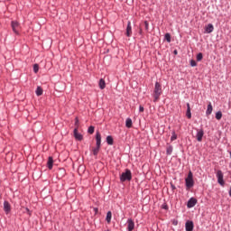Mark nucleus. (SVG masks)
I'll return each mask as SVG.
<instances>
[{
  "label": "nucleus",
  "mask_w": 231,
  "mask_h": 231,
  "mask_svg": "<svg viewBox=\"0 0 231 231\" xmlns=\"http://www.w3.org/2000/svg\"><path fill=\"white\" fill-rule=\"evenodd\" d=\"M153 102H158L160 100V97L162 96V85L159 82L155 83L154 90H153Z\"/></svg>",
  "instance_id": "1"
},
{
  "label": "nucleus",
  "mask_w": 231,
  "mask_h": 231,
  "mask_svg": "<svg viewBox=\"0 0 231 231\" xmlns=\"http://www.w3.org/2000/svg\"><path fill=\"white\" fill-rule=\"evenodd\" d=\"M131 180H133V175H132L130 170H125V171L123 172V173L120 175V180H121L122 182H124V181H131Z\"/></svg>",
  "instance_id": "2"
},
{
  "label": "nucleus",
  "mask_w": 231,
  "mask_h": 231,
  "mask_svg": "<svg viewBox=\"0 0 231 231\" xmlns=\"http://www.w3.org/2000/svg\"><path fill=\"white\" fill-rule=\"evenodd\" d=\"M187 189H192L194 187V178L192 175V171L188 173V177L185 179Z\"/></svg>",
  "instance_id": "3"
},
{
  "label": "nucleus",
  "mask_w": 231,
  "mask_h": 231,
  "mask_svg": "<svg viewBox=\"0 0 231 231\" xmlns=\"http://www.w3.org/2000/svg\"><path fill=\"white\" fill-rule=\"evenodd\" d=\"M11 27L14 33H15V35H19L21 32V24H19L17 21H12Z\"/></svg>",
  "instance_id": "4"
},
{
  "label": "nucleus",
  "mask_w": 231,
  "mask_h": 231,
  "mask_svg": "<svg viewBox=\"0 0 231 231\" xmlns=\"http://www.w3.org/2000/svg\"><path fill=\"white\" fill-rule=\"evenodd\" d=\"M217 183L223 187L225 185V180H223V171L221 170H218L217 171Z\"/></svg>",
  "instance_id": "5"
},
{
  "label": "nucleus",
  "mask_w": 231,
  "mask_h": 231,
  "mask_svg": "<svg viewBox=\"0 0 231 231\" xmlns=\"http://www.w3.org/2000/svg\"><path fill=\"white\" fill-rule=\"evenodd\" d=\"M204 134H205V132L203 131V129H198L197 130L196 138H197L198 142H202L203 141Z\"/></svg>",
  "instance_id": "6"
},
{
  "label": "nucleus",
  "mask_w": 231,
  "mask_h": 231,
  "mask_svg": "<svg viewBox=\"0 0 231 231\" xmlns=\"http://www.w3.org/2000/svg\"><path fill=\"white\" fill-rule=\"evenodd\" d=\"M4 210L5 214H10V212L12 211V206L10 205L9 201L4 202Z\"/></svg>",
  "instance_id": "7"
},
{
  "label": "nucleus",
  "mask_w": 231,
  "mask_h": 231,
  "mask_svg": "<svg viewBox=\"0 0 231 231\" xmlns=\"http://www.w3.org/2000/svg\"><path fill=\"white\" fill-rule=\"evenodd\" d=\"M96 142L97 147H100L102 143V135L100 134V132L96 133Z\"/></svg>",
  "instance_id": "8"
},
{
  "label": "nucleus",
  "mask_w": 231,
  "mask_h": 231,
  "mask_svg": "<svg viewBox=\"0 0 231 231\" xmlns=\"http://www.w3.org/2000/svg\"><path fill=\"white\" fill-rule=\"evenodd\" d=\"M197 203H198V199L191 198L188 201L187 207H188V208H192L193 207H196Z\"/></svg>",
  "instance_id": "9"
},
{
  "label": "nucleus",
  "mask_w": 231,
  "mask_h": 231,
  "mask_svg": "<svg viewBox=\"0 0 231 231\" xmlns=\"http://www.w3.org/2000/svg\"><path fill=\"white\" fill-rule=\"evenodd\" d=\"M127 228H128V231L134 230V221H133V219L127 220Z\"/></svg>",
  "instance_id": "10"
},
{
  "label": "nucleus",
  "mask_w": 231,
  "mask_h": 231,
  "mask_svg": "<svg viewBox=\"0 0 231 231\" xmlns=\"http://www.w3.org/2000/svg\"><path fill=\"white\" fill-rule=\"evenodd\" d=\"M74 136H75L76 140H79V142L82 141L83 137H82V134H80L79 133V128L74 129Z\"/></svg>",
  "instance_id": "11"
},
{
  "label": "nucleus",
  "mask_w": 231,
  "mask_h": 231,
  "mask_svg": "<svg viewBox=\"0 0 231 231\" xmlns=\"http://www.w3.org/2000/svg\"><path fill=\"white\" fill-rule=\"evenodd\" d=\"M194 230V223L192 221L186 222V231Z\"/></svg>",
  "instance_id": "12"
},
{
  "label": "nucleus",
  "mask_w": 231,
  "mask_h": 231,
  "mask_svg": "<svg viewBox=\"0 0 231 231\" xmlns=\"http://www.w3.org/2000/svg\"><path fill=\"white\" fill-rule=\"evenodd\" d=\"M132 34H133V29L131 27V22H128L127 27H126V36L131 37Z\"/></svg>",
  "instance_id": "13"
},
{
  "label": "nucleus",
  "mask_w": 231,
  "mask_h": 231,
  "mask_svg": "<svg viewBox=\"0 0 231 231\" xmlns=\"http://www.w3.org/2000/svg\"><path fill=\"white\" fill-rule=\"evenodd\" d=\"M47 167L51 171L53 169V157H49L47 162Z\"/></svg>",
  "instance_id": "14"
},
{
  "label": "nucleus",
  "mask_w": 231,
  "mask_h": 231,
  "mask_svg": "<svg viewBox=\"0 0 231 231\" xmlns=\"http://www.w3.org/2000/svg\"><path fill=\"white\" fill-rule=\"evenodd\" d=\"M206 33H212L214 32V25L212 23L208 24V26L205 29Z\"/></svg>",
  "instance_id": "15"
},
{
  "label": "nucleus",
  "mask_w": 231,
  "mask_h": 231,
  "mask_svg": "<svg viewBox=\"0 0 231 231\" xmlns=\"http://www.w3.org/2000/svg\"><path fill=\"white\" fill-rule=\"evenodd\" d=\"M212 111H213L212 103H209L208 105V109L206 111L207 116H210V115H212Z\"/></svg>",
  "instance_id": "16"
},
{
  "label": "nucleus",
  "mask_w": 231,
  "mask_h": 231,
  "mask_svg": "<svg viewBox=\"0 0 231 231\" xmlns=\"http://www.w3.org/2000/svg\"><path fill=\"white\" fill-rule=\"evenodd\" d=\"M186 116L188 118H192V114L190 113V104L187 103V112Z\"/></svg>",
  "instance_id": "17"
},
{
  "label": "nucleus",
  "mask_w": 231,
  "mask_h": 231,
  "mask_svg": "<svg viewBox=\"0 0 231 231\" xmlns=\"http://www.w3.org/2000/svg\"><path fill=\"white\" fill-rule=\"evenodd\" d=\"M125 126L128 129H131V127H133V120L131 118H127L125 121Z\"/></svg>",
  "instance_id": "18"
},
{
  "label": "nucleus",
  "mask_w": 231,
  "mask_h": 231,
  "mask_svg": "<svg viewBox=\"0 0 231 231\" xmlns=\"http://www.w3.org/2000/svg\"><path fill=\"white\" fill-rule=\"evenodd\" d=\"M113 217V213H111V211H108L106 213V221L109 224L111 223V218Z\"/></svg>",
  "instance_id": "19"
},
{
  "label": "nucleus",
  "mask_w": 231,
  "mask_h": 231,
  "mask_svg": "<svg viewBox=\"0 0 231 231\" xmlns=\"http://www.w3.org/2000/svg\"><path fill=\"white\" fill-rule=\"evenodd\" d=\"M99 88L100 89H106V80H104V79L99 80Z\"/></svg>",
  "instance_id": "20"
},
{
  "label": "nucleus",
  "mask_w": 231,
  "mask_h": 231,
  "mask_svg": "<svg viewBox=\"0 0 231 231\" xmlns=\"http://www.w3.org/2000/svg\"><path fill=\"white\" fill-rule=\"evenodd\" d=\"M99 152H100V146H97L96 148H93V150H92L94 156H97Z\"/></svg>",
  "instance_id": "21"
},
{
  "label": "nucleus",
  "mask_w": 231,
  "mask_h": 231,
  "mask_svg": "<svg viewBox=\"0 0 231 231\" xmlns=\"http://www.w3.org/2000/svg\"><path fill=\"white\" fill-rule=\"evenodd\" d=\"M106 143H108V145H113V143H114L113 136L108 135V136L106 137Z\"/></svg>",
  "instance_id": "22"
},
{
  "label": "nucleus",
  "mask_w": 231,
  "mask_h": 231,
  "mask_svg": "<svg viewBox=\"0 0 231 231\" xmlns=\"http://www.w3.org/2000/svg\"><path fill=\"white\" fill-rule=\"evenodd\" d=\"M42 93H43L42 88L38 87L37 89H36L37 97H41V95H42Z\"/></svg>",
  "instance_id": "23"
},
{
  "label": "nucleus",
  "mask_w": 231,
  "mask_h": 231,
  "mask_svg": "<svg viewBox=\"0 0 231 231\" xmlns=\"http://www.w3.org/2000/svg\"><path fill=\"white\" fill-rule=\"evenodd\" d=\"M216 118L217 120H221V118H223V113H221V111L217 112Z\"/></svg>",
  "instance_id": "24"
},
{
  "label": "nucleus",
  "mask_w": 231,
  "mask_h": 231,
  "mask_svg": "<svg viewBox=\"0 0 231 231\" xmlns=\"http://www.w3.org/2000/svg\"><path fill=\"white\" fill-rule=\"evenodd\" d=\"M197 60L198 62L203 60V53L199 52L197 54Z\"/></svg>",
  "instance_id": "25"
},
{
  "label": "nucleus",
  "mask_w": 231,
  "mask_h": 231,
  "mask_svg": "<svg viewBox=\"0 0 231 231\" xmlns=\"http://www.w3.org/2000/svg\"><path fill=\"white\" fill-rule=\"evenodd\" d=\"M172 146H168L166 150V154L171 155L172 154Z\"/></svg>",
  "instance_id": "26"
},
{
  "label": "nucleus",
  "mask_w": 231,
  "mask_h": 231,
  "mask_svg": "<svg viewBox=\"0 0 231 231\" xmlns=\"http://www.w3.org/2000/svg\"><path fill=\"white\" fill-rule=\"evenodd\" d=\"M88 133L89 134H93V133H95V126H89L88 130Z\"/></svg>",
  "instance_id": "27"
},
{
  "label": "nucleus",
  "mask_w": 231,
  "mask_h": 231,
  "mask_svg": "<svg viewBox=\"0 0 231 231\" xmlns=\"http://www.w3.org/2000/svg\"><path fill=\"white\" fill-rule=\"evenodd\" d=\"M178 139V135L176 134V132H172V135L171 137V142H174V140Z\"/></svg>",
  "instance_id": "28"
},
{
  "label": "nucleus",
  "mask_w": 231,
  "mask_h": 231,
  "mask_svg": "<svg viewBox=\"0 0 231 231\" xmlns=\"http://www.w3.org/2000/svg\"><path fill=\"white\" fill-rule=\"evenodd\" d=\"M33 71H34V73H39V64L33 65Z\"/></svg>",
  "instance_id": "29"
},
{
  "label": "nucleus",
  "mask_w": 231,
  "mask_h": 231,
  "mask_svg": "<svg viewBox=\"0 0 231 231\" xmlns=\"http://www.w3.org/2000/svg\"><path fill=\"white\" fill-rule=\"evenodd\" d=\"M190 66H191L192 68H196V66H198V63L196 62V60H190Z\"/></svg>",
  "instance_id": "30"
},
{
  "label": "nucleus",
  "mask_w": 231,
  "mask_h": 231,
  "mask_svg": "<svg viewBox=\"0 0 231 231\" xmlns=\"http://www.w3.org/2000/svg\"><path fill=\"white\" fill-rule=\"evenodd\" d=\"M164 37H165L167 42H171V34L170 33H166Z\"/></svg>",
  "instance_id": "31"
},
{
  "label": "nucleus",
  "mask_w": 231,
  "mask_h": 231,
  "mask_svg": "<svg viewBox=\"0 0 231 231\" xmlns=\"http://www.w3.org/2000/svg\"><path fill=\"white\" fill-rule=\"evenodd\" d=\"M144 28L145 30H149V22L147 21L144 22Z\"/></svg>",
  "instance_id": "32"
},
{
  "label": "nucleus",
  "mask_w": 231,
  "mask_h": 231,
  "mask_svg": "<svg viewBox=\"0 0 231 231\" xmlns=\"http://www.w3.org/2000/svg\"><path fill=\"white\" fill-rule=\"evenodd\" d=\"M75 125H76V128L79 129V117H76L75 119Z\"/></svg>",
  "instance_id": "33"
},
{
  "label": "nucleus",
  "mask_w": 231,
  "mask_h": 231,
  "mask_svg": "<svg viewBox=\"0 0 231 231\" xmlns=\"http://www.w3.org/2000/svg\"><path fill=\"white\" fill-rule=\"evenodd\" d=\"M139 111H140V113H143L144 108H143V106H139Z\"/></svg>",
  "instance_id": "34"
},
{
  "label": "nucleus",
  "mask_w": 231,
  "mask_h": 231,
  "mask_svg": "<svg viewBox=\"0 0 231 231\" xmlns=\"http://www.w3.org/2000/svg\"><path fill=\"white\" fill-rule=\"evenodd\" d=\"M94 211H95V212H96V214H97V212H98V208H94Z\"/></svg>",
  "instance_id": "35"
},
{
  "label": "nucleus",
  "mask_w": 231,
  "mask_h": 231,
  "mask_svg": "<svg viewBox=\"0 0 231 231\" xmlns=\"http://www.w3.org/2000/svg\"><path fill=\"white\" fill-rule=\"evenodd\" d=\"M174 55H178V51H173Z\"/></svg>",
  "instance_id": "36"
},
{
  "label": "nucleus",
  "mask_w": 231,
  "mask_h": 231,
  "mask_svg": "<svg viewBox=\"0 0 231 231\" xmlns=\"http://www.w3.org/2000/svg\"><path fill=\"white\" fill-rule=\"evenodd\" d=\"M171 189L174 190V189H176V187L171 184Z\"/></svg>",
  "instance_id": "37"
},
{
  "label": "nucleus",
  "mask_w": 231,
  "mask_h": 231,
  "mask_svg": "<svg viewBox=\"0 0 231 231\" xmlns=\"http://www.w3.org/2000/svg\"><path fill=\"white\" fill-rule=\"evenodd\" d=\"M173 225H178V221H173Z\"/></svg>",
  "instance_id": "38"
},
{
  "label": "nucleus",
  "mask_w": 231,
  "mask_h": 231,
  "mask_svg": "<svg viewBox=\"0 0 231 231\" xmlns=\"http://www.w3.org/2000/svg\"><path fill=\"white\" fill-rule=\"evenodd\" d=\"M229 196L231 197V188H230V189H229Z\"/></svg>",
  "instance_id": "39"
},
{
  "label": "nucleus",
  "mask_w": 231,
  "mask_h": 231,
  "mask_svg": "<svg viewBox=\"0 0 231 231\" xmlns=\"http://www.w3.org/2000/svg\"><path fill=\"white\" fill-rule=\"evenodd\" d=\"M106 231H109V230H106Z\"/></svg>",
  "instance_id": "40"
}]
</instances>
